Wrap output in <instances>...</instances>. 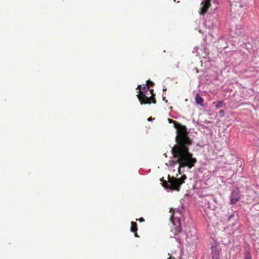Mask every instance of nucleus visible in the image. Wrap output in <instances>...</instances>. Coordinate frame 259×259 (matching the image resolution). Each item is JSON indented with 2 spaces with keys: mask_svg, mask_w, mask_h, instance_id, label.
Instances as JSON below:
<instances>
[{
  "mask_svg": "<svg viewBox=\"0 0 259 259\" xmlns=\"http://www.w3.org/2000/svg\"><path fill=\"white\" fill-rule=\"evenodd\" d=\"M175 128L177 129L176 137L177 144L171 148V153L173 156L177 158V161H169V165L174 166L178 163V171L181 174V167H188L190 168L194 165L196 160L192 157V154L189 152V146L192 144V140L188 136L189 131L187 127L179 123Z\"/></svg>",
  "mask_w": 259,
  "mask_h": 259,
  "instance_id": "1",
  "label": "nucleus"
},
{
  "mask_svg": "<svg viewBox=\"0 0 259 259\" xmlns=\"http://www.w3.org/2000/svg\"><path fill=\"white\" fill-rule=\"evenodd\" d=\"M181 217L182 214L180 212V210L179 209H176L173 212L172 215L170 218V220L174 226V228H172L171 231L174 234V237L178 235L179 234H181L182 235L185 234L187 238L192 237V232H194V233H195L194 228H193L192 231L190 230V232H188L189 227L185 226L184 227V229H183L182 224L181 223Z\"/></svg>",
  "mask_w": 259,
  "mask_h": 259,
  "instance_id": "2",
  "label": "nucleus"
},
{
  "mask_svg": "<svg viewBox=\"0 0 259 259\" xmlns=\"http://www.w3.org/2000/svg\"><path fill=\"white\" fill-rule=\"evenodd\" d=\"M230 12L234 14V17L243 18L246 14L248 0H229Z\"/></svg>",
  "mask_w": 259,
  "mask_h": 259,
  "instance_id": "3",
  "label": "nucleus"
},
{
  "mask_svg": "<svg viewBox=\"0 0 259 259\" xmlns=\"http://www.w3.org/2000/svg\"><path fill=\"white\" fill-rule=\"evenodd\" d=\"M244 30L241 25H237L235 27H232L230 31V35L232 38L236 37L237 36H242L243 43L241 45L243 48L248 50L251 49L252 47L253 41L251 38L249 39L247 36L244 34Z\"/></svg>",
  "mask_w": 259,
  "mask_h": 259,
  "instance_id": "4",
  "label": "nucleus"
},
{
  "mask_svg": "<svg viewBox=\"0 0 259 259\" xmlns=\"http://www.w3.org/2000/svg\"><path fill=\"white\" fill-rule=\"evenodd\" d=\"M169 179L168 181H164L163 183V186L165 189L170 191H179L181 185L184 183L186 179V176L184 175L180 178L170 177L168 176Z\"/></svg>",
  "mask_w": 259,
  "mask_h": 259,
  "instance_id": "5",
  "label": "nucleus"
},
{
  "mask_svg": "<svg viewBox=\"0 0 259 259\" xmlns=\"http://www.w3.org/2000/svg\"><path fill=\"white\" fill-rule=\"evenodd\" d=\"M137 89L139 90V93L140 94L137 95V96L141 105L156 103V101L154 97H148L146 96L148 93V88L146 87V85L142 88L141 85H139Z\"/></svg>",
  "mask_w": 259,
  "mask_h": 259,
  "instance_id": "6",
  "label": "nucleus"
},
{
  "mask_svg": "<svg viewBox=\"0 0 259 259\" xmlns=\"http://www.w3.org/2000/svg\"><path fill=\"white\" fill-rule=\"evenodd\" d=\"M226 221L231 226L233 230V232L236 231L239 227V224L238 223V215L235 212L228 213L226 216Z\"/></svg>",
  "mask_w": 259,
  "mask_h": 259,
  "instance_id": "7",
  "label": "nucleus"
},
{
  "mask_svg": "<svg viewBox=\"0 0 259 259\" xmlns=\"http://www.w3.org/2000/svg\"><path fill=\"white\" fill-rule=\"evenodd\" d=\"M240 193L238 188H235L231 191L230 195V201L231 204H234L238 201L240 198Z\"/></svg>",
  "mask_w": 259,
  "mask_h": 259,
  "instance_id": "8",
  "label": "nucleus"
},
{
  "mask_svg": "<svg viewBox=\"0 0 259 259\" xmlns=\"http://www.w3.org/2000/svg\"><path fill=\"white\" fill-rule=\"evenodd\" d=\"M210 6L209 0H203L201 3L199 13L202 15L204 14Z\"/></svg>",
  "mask_w": 259,
  "mask_h": 259,
  "instance_id": "9",
  "label": "nucleus"
},
{
  "mask_svg": "<svg viewBox=\"0 0 259 259\" xmlns=\"http://www.w3.org/2000/svg\"><path fill=\"white\" fill-rule=\"evenodd\" d=\"M211 256L212 259H220V251L217 246H212L211 247Z\"/></svg>",
  "mask_w": 259,
  "mask_h": 259,
  "instance_id": "10",
  "label": "nucleus"
},
{
  "mask_svg": "<svg viewBox=\"0 0 259 259\" xmlns=\"http://www.w3.org/2000/svg\"><path fill=\"white\" fill-rule=\"evenodd\" d=\"M195 102L197 104L203 106V99L199 95V94H197L195 97Z\"/></svg>",
  "mask_w": 259,
  "mask_h": 259,
  "instance_id": "11",
  "label": "nucleus"
},
{
  "mask_svg": "<svg viewBox=\"0 0 259 259\" xmlns=\"http://www.w3.org/2000/svg\"><path fill=\"white\" fill-rule=\"evenodd\" d=\"M131 225H132V226L131 227V232H132L133 233L137 232V231L138 230L137 223L136 222H131Z\"/></svg>",
  "mask_w": 259,
  "mask_h": 259,
  "instance_id": "12",
  "label": "nucleus"
},
{
  "mask_svg": "<svg viewBox=\"0 0 259 259\" xmlns=\"http://www.w3.org/2000/svg\"><path fill=\"white\" fill-rule=\"evenodd\" d=\"M245 259H251V255L249 250H246L244 253Z\"/></svg>",
  "mask_w": 259,
  "mask_h": 259,
  "instance_id": "13",
  "label": "nucleus"
},
{
  "mask_svg": "<svg viewBox=\"0 0 259 259\" xmlns=\"http://www.w3.org/2000/svg\"><path fill=\"white\" fill-rule=\"evenodd\" d=\"M204 24L205 25V26H207V27L209 28H210L211 27H212L213 25V23L212 22H210L209 21H205V23Z\"/></svg>",
  "mask_w": 259,
  "mask_h": 259,
  "instance_id": "14",
  "label": "nucleus"
},
{
  "mask_svg": "<svg viewBox=\"0 0 259 259\" xmlns=\"http://www.w3.org/2000/svg\"><path fill=\"white\" fill-rule=\"evenodd\" d=\"M167 120H168V122L169 123H174V125L175 128L176 127V126L179 123V122H178L177 121L173 120L172 119H170V118H168Z\"/></svg>",
  "mask_w": 259,
  "mask_h": 259,
  "instance_id": "15",
  "label": "nucleus"
},
{
  "mask_svg": "<svg viewBox=\"0 0 259 259\" xmlns=\"http://www.w3.org/2000/svg\"><path fill=\"white\" fill-rule=\"evenodd\" d=\"M207 205H208L207 207L209 208L211 210H214L215 208V205L212 203H210L209 202H208Z\"/></svg>",
  "mask_w": 259,
  "mask_h": 259,
  "instance_id": "16",
  "label": "nucleus"
},
{
  "mask_svg": "<svg viewBox=\"0 0 259 259\" xmlns=\"http://www.w3.org/2000/svg\"><path fill=\"white\" fill-rule=\"evenodd\" d=\"M222 105H223L222 101L218 102L215 105V107L217 109H219L222 107Z\"/></svg>",
  "mask_w": 259,
  "mask_h": 259,
  "instance_id": "17",
  "label": "nucleus"
},
{
  "mask_svg": "<svg viewBox=\"0 0 259 259\" xmlns=\"http://www.w3.org/2000/svg\"><path fill=\"white\" fill-rule=\"evenodd\" d=\"M219 113L220 114V116L223 117V116H224V110H220V112H219Z\"/></svg>",
  "mask_w": 259,
  "mask_h": 259,
  "instance_id": "18",
  "label": "nucleus"
},
{
  "mask_svg": "<svg viewBox=\"0 0 259 259\" xmlns=\"http://www.w3.org/2000/svg\"><path fill=\"white\" fill-rule=\"evenodd\" d=\"M224 42H225V39L224 38H221L219 39V43Z\"/></svg>",
  "mask_w": 259,
  "mask_h": 259,
  "instance_id": "19",
  "label": "nucleus"
},
{
  "mask_svg": "<svg viewBox=\"0 0 259 259\" xmlns=\"http://www.w3.org/2000/svg\"><path fill=\"white\" fill-rule=\"evenodd\" d=\"M150 94L152 95L151 97H154L153 96H155V95L154 94V90L153 89H151L150 90Z\"/></svg>",
  "mask_w": 259,
  "mask_h": 259,
  "instance_id": "20",
  "label": "nucleus"
},
{
  "mask_svg": "<svg viewBox=\"0 0 259 259\" xmlns=\"http://www.w3.org/2000/svg\"><path fill=\"white\" fill-rule=\"evenodd\" d=\"M137 221L138 220V219L136 220ZM138 220L140 222H144L145 220L143 218H140L139 219H138Z\"/></svg>",
  "mask_w": 259,
  "mask_h": 259,
  "instance_id": "21",
  "label": "nucleus"
},
{
  "mask_svg": "<svg viewBox=\"0 0 259 259\" xmlns=\"http://www.w3.org/2000/svg\"><path fill=\"white\" fill-rule=\"evenodd\" d=\"M221 46H221L222 48L225 49V48H227L228 45H221Z\"/></svg>",
  "mask_w": 259,
  "mask_h": 259,
  "instance_id": "22",
  "label": "nucleus"
},
{
  "mask_svg": "<svg viewBox=\"0 0 259 259\" xmlns=\"http://www.w3.org/2000/svg\"><path fill=\"white\" fill-rule=\"evenodd\" d=\"M147 82H149L150 85H151V86L154 85V82L151 81H150V80H148V81H147Z\"/></svg>",
  "mask_w": 259,
  "mask_h": 259,
  "instance_id": "23",
  "label": "nucleus"
},
{
  "mask_svg": "<svg viewBox=\"0 0 259 259\" xmlns=\"http://www.w3.org/2000/svg\"><path fill=\"white\" fill-rule=\"evenodd\" d=\"M236 42L235 40H234V41L232 40V41H231L230 43L232 44V46H235V44H236Z\"/></svg>",
  "mask_w": 259,
  "mask_h": 259,
  "instance_id": "24",
  "label": "nucleus"
},
{
  "mask_svg": "<svg viewBox=\"0 0 259 259\" xmlns=\"http://www.w3.org/2000/svg\"><path fill=\"white\" fill-rule=\"evenodd\" d=\"M155 118H152V117H150L148 118V121H152V120H154Z\"/></svg>",
  "mask_w": 259,
  "mask_h": 259,
  "instance_id": "25",
  "label": "nucleus"
},
{
  "mask_svg": "<svg viewBox=\"0 0 259 259\" xmlns=\"http://www.w3.org/2000/svg\"><path fill=\"white\" fill-rule=\"evenodd\" d=\"M166 90V88H165V87H163V91H165Z\"/></svg>",
  "mask_w": 259,
  "mask_h": 259,
  "instance_id": "26",
  "label": "nucleus"
},
{
  "mask_svg": "<svg viewBox=\"0 0 259 259\" xmlns=\"http://www.w3.org/2000/svg\"><path fill=\"white\" fill-rule=\"evenodd\" d=\"M163 100H165L166 102H167V101L166 100H165V97H163Z\"/></svg>",
  "mask_w": 259,
  "mask_h": 259,
  "instance_id": "27",
  "label": "nucleus"
},
{
  "mask_svg": "<svg viewBox=\"0 0 259 259\" xmlns=\"http://www.w3.org/2000/svg\"><path fill=\"white\" fill-rule=\"evenodd\" d=\"M135 236L136 237H139V236H138V234L136 233V232L135 233Z\"/></svg>",
  "mask_w": 259,
  "mask_h": 259,
  "instance_id": "28",
  "label": "nucleus"
},
{
  "mask_svg": "<svg viewBox=\"0 0 259 259\" xmlns=\"http://www.w3.org/2000/svg\"><path fill=\"white\" fill-rule=\"evenodd\" d=\"M176 239H177V240H180V237H178V238H177L176 237H175Z\"/></svg>",
  "mask_w": 259,
  "mask_h": 259,
  "instance_id": "29",
  "label": "nucleus"
},
{
  "mask_svg": "<svg viewBox=\"0 0 259 259\" xmlns=\"http://www.w3.org/2000/svg\"><path fill=\"white\" fill-rule=\"evenodd\" d=\"M164 155H165V157H167V155L166 154H164Z\"/></svg>",
  "mask_w": 259,
  "mask_h": 259,
  "instance_id": "30",
  "label": "nucleus"
},
{
  "mask_svg": "<svg viewBox=\"0 0 259 259\" xmlns=\"http://www.w3.org/2000/svg\"><path fill=\"white\" fill-rule=\"evenodd\" d=\"M239 40H238V41H237V44H238V43H239Z\"/></svg>",
  "mask_w": 259,
  "mask_h": 259,
  "instance_id": "31",
  "label": "nucleus"
},
{
  "mask_svg": "<svg viewBox=\"0 0 259 259\" xmlns=\"http://www.w3.org/2000/svg\"><path fill=\"white\" fill-rule=\"evenodd\" d=\"M174 1H176V0H174Z\"/></svg>",
  "mask_w": 259,
  "mask_h": 259,
  "instance_id": "32",
  "label": "nucleus"
}]
</instances>
